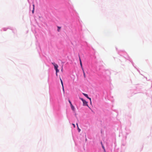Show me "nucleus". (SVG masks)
Masks as SVG:
<instances>
[{
    "label": "nucleus",
    "instance_id": "obj_1",
    "mask_svg": "<svg viewBox=\"0 0 152 152\" xmlns=\"http://www.w3.org/2000/svg\"><path fill=\"white\" fill-rule=\"evenodd\" d=\"M52 64L54 65L55 69L56 70L58 69V65L57 64H55L54 63H52Z\"/></svg>",
    "mask_w": 152,
    "mask_h": 152
},
{
    "label": "nucleus",
    "instance_id": "obj_2",
    "mask_svg": "<svg viewBox=\"0 0 152 152\" xmlns=\"http://www.w3.org/2000/svg\"><path fill=\"white\" fill-rule=\"evenodd\" d=\"M83 94L85 96H86V97H87L88 99H89L90 100V101L91 102V99L90 98L88 97V95L87 94L83 93Z\"/></svg>",
    "mask_w": 152,
    "mask_h": 152
},
{
    "label": "nucleus",
    "instance_id": "obj_3",
    "mask_svg": "<svg viewBox=\"0 0 152 152\" xmlns=\"http://www.w3.org/2000/svg\"><path fill=\"white\" fill-rule=\"evenodd\" d=\"M83 106H88L87 102L85 100L83 102Z\"/></svg>",
    "mask_w": 152,
    "mask_h": 152
},
{
    "label": "nucleus",
    "instance_id": "obj_4",
    "mask_svg": "<svg viewBox=\"0 0 152 152\" xmlns=\"http://www.w3.org/2000/svg\"><path fill=\"white\" fill-rule=\"evenodd\" d=\"M60 81H61V85L62 86L63 91L64 92V86H63V84L62 81L60 77Z\"/></svg>",
    "mask_w": 152,
    "mask_h": 152
},
{
    "label": "nucleus",
    "instance_id": "obj_5",
    "mask_svg": "<svg viewBox=\"0 0 152 152\" xmlns=\"http://www.w3.org/2000/svg\"><path fill=\"white\" fill-rule=\"evenodd\" d=\"M79 60H80V65L81 66V68H82L83 67H82V62H81V59H80V56L79 57Z\"/></svg>",
    "mask_w": 152,
    "mask_h": 152
},
{
    "label": "nucleus",
    "instance_id": "obj_6",
    "mask_svg": "<svg viewBox=\"0 0 152 152\" xmlns=\"http://www.w3.org/2000/svg\"><path fill=\"white\" fill-rule=\"evenodd\" d=\"M71 106V109H72L73 110V111H75V108L74 107V106L72 105H70Z\"/></svg>",
    "mask_w": 152,
    "mask_h": 152
},
{
    "label": "nucleus",
    "instance_id": "obj_7",
    "mask_svg": "<svg viewBox=\"0 0 152 152\" xmlns=\"http://www.w3.org/2000/svg\"><path fill=\"white\" fill-rule=\"evenodd\" d=\"M61 27L59 26H58V31L59 32L60 31V29H61Z\"/></svg>",
    "mask_w": 152,
    "mask_h": 152
},
{
    "label": "nucleus",
    "instance_id": "obj_8",
    "mask_svg": "<svg viewBox=\"0 0 152 152\" xmlns=\"http://www.w3.org/2000/svg\"><path fill=\"white\" fill-rule=\"evenodd\" d=\"M77 129L78 130V132H80V131H81V130L79 128L78 126L77 127Z\"/></svg>",
    "mask_w": 152,
    "mask_h": 152
},
{
    "label": "nucleus",
    "instance_id": "obj_9",
    "mask_svg": "<svg viewBox=\"0 0 152 152\" xmlns=\"http://www.w3.org/2000/svg\"><path fill=\"white\" fill-rule=\"evenodd\" d=\"M56 73H57L58 72H59V70L58 69H56Z\"/></svg>",
    "mask_w": 152,
    "mask_h": 152
},
{
    "label": "nucleus",
    "instance_id": "obj_10",
    "mask_svg": "<svg viewBox=\"0 0 152 152\" xmlns=\"http://www.w3.org/2000/svg\"><path fill=\"white\" fill-rule=\"evenodd\" d=\"M102 148L105 150L103 144H102Z\"/></svg>",
    "mask_w": 152,
    "mask_h": 152
},
{
    "label": "nucleus",
    "instance_id": "obj_11",
    "mask_svg": "<svg viewBox=\"0 0 152 152\" xmlns=\"http://www.w3.org/2000/svg\"><path fill=\"white\" fill-rule=\"evenodd\" d=\"M69 103H70V105H72V104L71 103V102L69 100Z\"/></svg>",
    "mask_w": 152,
    "mask_h": 152
},
{
    "label": "nucleus",
    "instance_id": "obj_12",
    "mask_svg": "<svg viewBox=\"0 0 152 152\" xmlns=\"http://www.w3.org/2000/svg\"><path fill=\"white\" fill-rule=\"evenodd\" d=\"M80 99L83 101V102L84 100L82 98H80Z\"/></svg>",
    "mask_w": 152,
    "mask_h": 152
},
{
    "label": "nucleus",
    "instance_id": "obj_13",
    "mask_svg": "<svg viewBox=\"0 0 152 152\" xmlns=\"http://www.w3.org/2000/svg\"><path fill=\"white\" fill-rule=\"evenodd\" d=\"M83 76H84V77L86 78V76L85 73H84V74H83Z\"/></svg>",
    "mask_w": 152,
    "mask_h": 152
},
{
    "label": "nucleus",
    "instance_id": "obj_14",
    "mask_svg": "<svg viewBox=\"0 0 152 152\" xmlns=\"http://www.w3.org/2000/svg\"><path fill=\"white\" fill-rule=\"evenodd\" d=\"M33 9H34V4H33Z\"/></svg>",
    "mask_w": 152,
    "mask_h": 152
},
{
    "label": "nucleus",
    "instance_id": "obj_15",
    "mask_svg": "<svg viewBox=\"0 0 152 152\" xmlns=\"http://www.w3.org/2000/svg\"><path fill=\"white\" fill-rule=\"evenodd\" d=\"M72 125L74 127V128H75V124H72Z\"/></svg>",
    "mask_w": 152,
    "mask_h": 152
},
{
    "label": "nucleus",
    "instance_id": "obj_16",
    "mask_svg": "<svg viewBox=\"0 0 152 152\" xmlns=\"http://www.w3.org/2000/svg\"><path fill=\"white\" fill-rule=\"evenodd\" d=\"M82 70H83V74H84V73H85V72H84V70H83V68H82Z\"/></svg>",
    "mask_w": 152,
    "mask_h": 152
},
{
    "label": "nucleus",
    "instance_id": "obj_17",
    "mask_svg": "<svg viewBox=\"0 0 152 152\" xmlns=\"http://www.w3.org/2000/svg\"><path fill=\"white\" fill-rule=\"evenodd\" d=\"M34 9H33V10L32 11V12L33 13H34Z\"/></svg>",
    "mask_w": 152,
    "mask_h": 152
},
{
    "label": "nucleus",
    "instance_id": "obj_18",
    "mask_svg": "<svg viewBox=\"0 0 152 152\" xmlns=\"http://www.w3.org/2000/svg\"><path fill=\"white\" fill-rule=\"evenodd\" d=\"M76 125H77V127H78V124L77 123L76 124Z\"/></svg>",
    "mask_w": 152,
    "mask_h": 152
},
{
    "label": "nucleus",
    "instance_id": "obj_19",
    "mask_svg": "<svg viewBox=\"0 0 152 152\" xmlns=\"http://www.w3.org/2000/svg\"><path fill=\"white\" fill-rule=\"evenodd\" d=\"M56 75L57 76V75H58L57 73H56Z\"/></svg>",
    "mask_w": 152,
    "mask_h": 152
},
{
    "label": "nucleus",
    "instance_id": "obj_20",
    "mask_svg": "<svg viewBox=\"0 0 152 152\" xmlns=\"http://www.w3.org/2000/svg\"><path fill=\"white\" fill-rule=\"evenodd\" d=\"M101 145H102V144H103L102 143V142H101Z\"/></svg>",
    "mask_w": 152,
    "mask_h": 152
}]
</instances>
